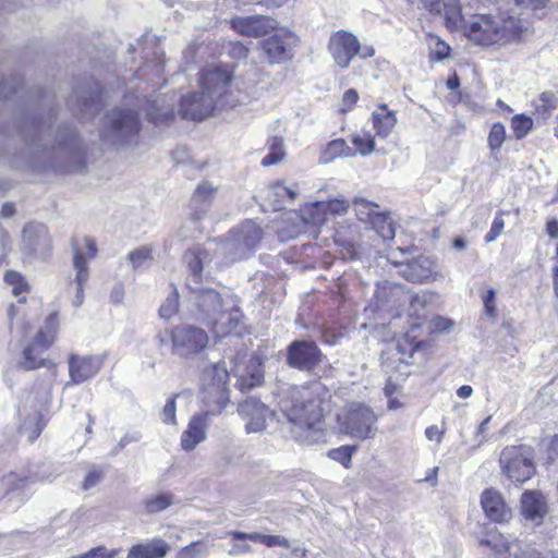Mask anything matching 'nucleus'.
<instances>
[{"mask_svg":"<svg viewBox=\"0 0 558 558\" xmlns=\"http://www.w3.org/2000/svg\"><path fill=\"white\" fill-rule=\"evenodd\" d=\"M325 207L328 216H341L347 214L350 202L344 197L329 199L325 202Z\"/></svg>","mask_w":558,"mask_h":558,"instance_id":"50","label":"nucleus"},{"mask_svg":"<svg viewBox=\"0 0 558 558\" xmlns=\"http://www.w3.org/2000/svg\"><path fill=\"white\" fill-rule=\"evenodd\" d=\"M235 375L239 377L236 385L243 391L260 385L264 378V372L259 359H250L245 371L241 374L236 372Z\"/></svg>","mask_w":558,"mask_h":558,"instance_id":"33","label":"nucleus"},{"mask_svg":"<svg viewBox=\"0 0 558 558\" xmlns=\"http://www.w3.org/2000/svg\"><path fill=\"white\" fill-rule=\"evenodd\" d=\"M303 220L306 223L314 226H322L328 219V214L325 207V202H316L307 205L303 209Z\"/></svg>","mask_w":558,"mask_h":558,"instance_id":"39","label":"nucleus"},{"mask_svg":"<svg viewBox=\"0 0 558 558\" xmlns=\"http://www.w3.org/2000/svg\"><path fill=\"white\" fill-rule=\"evenodd\" d=\"M354 447L341 446L339 448H335L328 451V457L343 466L349 468L351 464L352 453L354 451Z\"/></svg>","mask_w":558,"mask_h":558,"instance_id":"47","label":"nucleus"},{"mask_svg":"<svg viewBox=\"0 0 558 558\" xmlns=\"http://www.w3.org/2000/svg\"><path fill=\"white\" fill-rule=\"evenodd\" d=\"M329 399L327 388L320 383L293 388L279 402L280 411L291 424L293 438L302 445L326 441L324 404Z\"/></svg>","mask_w":558,"mask_h":558,"instance_id":"1","label":"nucleus"},{"mask_svg":"<svg viewBox=\"0 0 558 558\" xmlns=\"http://www.w3.org/2000/svg\"><path fill=\"white\" fill-rule=\"evenodd\" d=\"M229 535L234 541L231 548L228 550L230 556H239L251 551V545L245 541L259 543L267 547L287 546L288 542L284 537L276 535H264L257 532L244 533L240 531H231Z\"/></svg>","mask_w":558,"mask_h":558,"instance_id":"21","label":"nucleus"},{"mask_svg":"<svg viewBox=\"0 0 558 558\" xmlns=\"http://www.w3.org/2000/svg\"><path fill=\"white\" fill-rule=\"evenodd\" d=\"M232 28L242 36L263 37L274 29V21L263 15L233 17Z\"/></svg>","mask_w":558,"mask_h":558,"instance_id":"26","label":"nucleus"},{"mask_svg":"<svg viewBox=\"0 0 558 558\" xmlns=\"http://www.w3.org/2000/svg\"><path fill=\"white\" fill-rule=\"evenodd\" d=\"M177 397H179V395H175L172 398H170L163 405V409L161 412V420L165 424H172V425L177 424V418H175V411H177L175 398Z\"/></svg>","mask_w":558,"mask_h":558,"instance_id":"53","label":"nucleus"},{"mask_svg":"<svg viewBox=\"0 0 558 558\" xmlns=\"http://www.w3.org/2000/svg\"><path fill=\"white\" fill-rule=\"evenodd\" d=\"M373 126L378 136L387 137L397 123V117L393 111L388 110L386 105L379 107L372 114Z\"/></svg>","mask_w":558,"mask_h":558,"instance_id":"34","label":"nucleus"},{"mask_svg":"<svg viewBox=\"0 0 558 558\" xmlns=\"http://www.w3.org/2000/svg\"><path fill=\"white\" fill-rule=\"evenodd\" d=\"M298 37L290 31L280 29L263 40L260 47L270 64L281 63L292 58Z\"/></svg>","mask_w":558,"mask_h":558,"instance_id":"14","label":"nucleus"},{"mask_svg":"<svg viewBox=\"0 0 558 558\" xmlns=\"http://www.w3.org/2000/svg\"><path fill=\"white\" fill-rule=\"evenodd\" d=\"M376 295L379 300H410V307L414 313H417L420 308H424L434 300L433 293L422 291L414 295H409L403 286L388 282L378 287Z\"/></svg>","mask_w":558,"mask_h":558,"instance_id":"22","label":"nucleus"},{"mask_svg":"<svg viewBox=\"0 0 558 558\" xmlns=\"http://www.w3.org/2000/svg\"><path fill=\"white\" fill-rule=\"evenodd\" d=\"M142 438L141 434L138 432H133V433H128L125 434L121 439L120 441L118 442V445L116 446V448L113 449L112 453L113 454H117L120 450H122L123 448H125L128 445H130L131 442H137L140 441Z\"/></svg>","mask_w":558,"mask_h":558,"instance_id":"60","label":"nucleus"},{"mask_svg":"<svg viewBox=\"0 0 558 558\" xmlns=\"http://www.w3.org/2000/svg\"><path fill=\"white\" fill-rule=\"evenodd\" d=\"M59 316L58 313H51L47 316L44 326L37 332L34 341L23 351V359L17 363V368L23 371H34L39 367H48L53 376L57 375L56 364L49 360L40 357L43 351L50 348L57 339Z\"/></svg>","mask_w":558,"mask_h":558,"instance_id":"6","label":"nucleus"},{"mask_svg":"<svg viewBox=\"0 0 558 558\" xmlns=\"http://www.w3.org/2000/svg\"><path fill=\"white\" fill-rule=\"evenodd\" d=\"M520 511L522 517L533 525L542 524L547 513L545 497L539 492H524L521 496Z\"/></svg>","mask_w":558,"mask_h":558,"instance_id":"28","label":"nucleus"},{"mask_svg":"<svg viewBox=\"0 0 558 558\" xmlns=\"http://www.w3.org/2000/svg\"><path fill=\"white\" fill-rule=\"evenodd\" d=\"M158 341L161 347L171 343V353L182 359H191L203 352L209 341L207 332L193 325H179L159 332Z\"/></svg>","mask_w":558,"mask_h":558,"instance_id":"5","label":"nucleus"},{"mask_svg":"<svg viewBox=\"0 0 558 558\" xmlns=\"http://www.w3.org/2000/svg\"><path fill=\"white\" fill-rule=\"evenodd\" d=\"M351 142L355 146V154L359 153L362 156L371 155L375 149V140L366 132L353 134Z\"/></svg>","mask_w":558,"mask_h":558,"instance_id":"42","label":"nucleus"},{"mask_svg":"<svg viewBox=\"0 0 558 558\" xmlns=\"http://www.w3.org/2000/svg\"><path fill=\"white\" fill-rule=\"evenodd\" d=\"M495 300H496V292L494 289H489L486 292V294L483 296L485 312L492 317H494L496 315Z\"/></svg>","mask_w":558,"mask_h":558,"instance_id":"61","label":"nucleus"},{"mask_svg":"<svg viewBox=\"0 0 558 558\" xmlns=\"http://www.w3.org/2000/svg\"><path fill=\"white\" fill-rule=\"evenodd\" d=\"M128 259L132 264L133 269L142 268L151 260L150 251L147 247H140L129 253Z\"/></svg>","mask_w":558,"mask_h":558,"instance_id":"46","label":"nucleus"},{"mask_svg":"<svg viewBox=\"0 0 558 558\" xmlns=\"http://www.w3.org/2000/svg\"><path fill=\"white\" fill-rule=\"evenodd\" d=\"M48 480L47 476H39L38 474H26L11 472L2 477V483L8 490L22 489L31 484L39 481Z\"/></svg>","mask_w":558,"mask_h":558,"instance_id":"37","label":"nucleus"},{"mask_svg":"<svg viewBox=\"0 0 558 558\" xmlns=\"http://www.w3.org/2000/svg\"><path fill=\"white\" fill-rule=\"evenodd\" d=\"M415 351L416 345L408 339L388 345L381 353V367L390 379H399L410 374V362Z\"/></svg>","mask_w":558,"mask_h":558,"instance_id":"11","label":"nucleus"},{"mask_svg":"<svg viewBox=\"0 0 558 558\" xmlns=\"http://www.w3.org/2000/svg\"><path fill=\"white\" fill-rule=\"evenodd\" d=\"M434 45L430 49L429 59L432 61H440L449 56L450 47L436 36L430 38V45Z\"/></svg>","mask_w":558,"mask_h":558,"instance_id":"49","label":"nucleus"},{"mask_svg":"<svg viewBox=\"0 0 558 558\" xmlns=\"http://www.w3.org/2000/svg\"><path fill=\"white\" fill-rule=\"evenodd\" d=\"M174 117L172 106H166L161 97L148 101L147 119L155 124L165 123Z\"/></svg>","mask_w":558,"mask_h":558,"instance_id":"36","label":"nucleus"},{"mask_svg":"<svg viewBox=\"0 0 558 558\" xmlns=\"http://www.w3.org/2000/svg\"><path fill=\"white\" fill-rule=\"evenodd\" d=\"M170 546L161 538H153L151 541L143 544L132 546L126 558H163Z\"/></svg>","mask_w":558,"mask_h":558,"instance_id":"32","label":"nucleus"},{"mask_svg":"<svg viewBox=\"0 0 558 558\" xmlns=\"http://www.w3.org/2000/svg\"><path fill=\"white\" fill-rule=\"evenodd\" d=\"M205 551L199 547V543L194 542L182 548L175 558H204Z\"/></svg>","mask_w":558,"mask_h":558,"instance_id":"54","label":"nucleus"},{"mask_svg":"<svg viewBox=\"0 0 558 558\" xmlns=\"http://www.w3.org/2000/svg\"><path fill=\"white\" fill-rule=\"evenodd\" d=\"M499 463L502 473L515 484L529 481L536 470L534 450L526 445L505 447L500 453Z\"/></svg>","mask_w":558,"mask_h":558,"instance_id":"9","label":"nucleus"},{"mask_svg":"<svg viewBox=\"0 0 558 558\" xmlns=\"http://www.w3.org/2000/svg\"><path fill=\"white\" fill-rule=\"evenodd\" d=\"M74 250V267L76 269L77 294L73 301V305L78 307L83 303V286L87 281V262L96 256L97 247L93 239L84 238L81 244L77 241L73 242Z\"/></svg>","mask_w":558,"mask_h":558,"instance_id":"18","label":"nucleus"},{"mask_svg":"<svg viewBox=\"0 0 558 558\" xmlns=\"http://www.w3.org/2000/svg\"><path fill=\"white\" fill-rule=\"evenodd\" d=\"M102 472L96 468L90 469L84 480L83 488L89 489L97 485L102 478Z\"/></svg>","mask_w":558,"mask_h":558,"instance_id":"59","label":"nucleus"},{"mask_svg":"<svg viewBox=\"0 0 558 558\" xmlns=\"http://www.w3.org/2000/svg\"><path fill=\"white\" fill-rule=\"evenodd\" d=\"M532 126L533 119L530 116L521 113L515 114L511 119V130L518 140L523 138L531 131Z\"/></svg>","mask_w":558,"mask_h":558,"instance_id":"43","label":"nucleus"},{"mask_svg":"<svg viewBox=\"0 0 558 558\" xmlns=\"http://www.w3.org/2000/svg\"><path fill=\"white\" fill-rule=\"evenodd\" d=\"M234 463L233 457L229 452H222L216 460V468L225 472Z\"/></svg>","mask_w":558,"mask_h":558,"instance_id":"64","label":"nucleus"},{"mask_svg":"<svg viewBox=\"0 0 558 558\" xmlns=\"http://www.w3.org/2000/svg\"><path fill=\"white\" fill-rule=\"evenodd\" d=\"M353 208L359 220L371 223L383 239H393L395 228L384 214L378 213V205L364 198L356 197Z\"/></svg>","mask_w":558,"mask_h":558,"instance_id":"16","label":"nucleus"},{"mask_svg":"<svg viewBox=\"0 0 558 558\" xmlns=\"http://www.w3.org/2000/svg\"><path fill=\"white\" fill-rule=\"evenodd\" d=\"M328 50L341 69H347L351 60L360 52L359 39L349 32L338 31L330 36Z\"/></svg>","mask_w":558,"mask_h":558,"instance_id":"17","label":"nucleus"},{"mask_svg":"<svg viewBox=\"0 0 558 558\" xmlns=\"http://www.w3.org/2000/svg\"><path fill=\"white\" fill-rule=\"evenodd\" d=\"M174 496L170 493H159L146 498L143 502L147 514L158 513L173 505Z\"/></svg>","mask_w":558,"mask_h":558,"instance_id":"38","label":"nucleus"},{"mask_svg":"<svg viewBox=\"0 0 558 558\" xmlns=\"http://www.w3.org/2000/svg\"><path fill=\"white\" fill-rule=\"evenodd\" d=\"M119 549H108L105 546L92 548L82 555L72 556L71 558H116Z\"/></svg>","mask_w":558,"mask_h":558,"instance_id":"51","label":"nucleus"},{"mask_svg":"<svg viewBox=\"0 0 558 558\" xmlns=\"http://www.w3.org/2000/svg\"><path fill=\"white\" fill-rule=\"evenodd\" d=\"M218 190L219 186L209 181H202L197 184L190 201V216L194 222L202 220L208 213Z\"/></svg>","mask_w":558,"mask_h":558,"instance_id":"24","label":"nucleus"},{"mask_svg":"<svg viewBox=\"0 0 558 558\" xmlns=\"http://www.w3.org/2000/svg\"><path fill=\"white\" fill-rule=\"evenodd\" d=\"M270 192L278 198V208H280L286 201H293L298 195L295 189L286 186L279 182L271 186Z\"/></svg>","mask_w":558,"mask_h":558,"instance_id":"48","label":"nucleus"},{"mask_svg":"<svg viewBox=\"0 0 558 558\" xmlns=\"http://www.w3.org/2000/svg\"><path fill=\"white\" fill-rule=\"evenodd\" d=\"M231 82V72L225 68H206L199 76V90L181 99L180 112L184 119L203 120L220 102Z\"/></svg>","mask_w":558,"mask_h":558,"instance_id":"2","label":"nucleus"},{"mask_svg":"<svg viewBox=\"0 0 558 558\" xmlns=\"http://www.w3.org/2000/svg\"><path fill=\"white\" fill-rule=\"evenodd\" d=\"M506 138V129L505 125L500 122L494 123L490 128L489 134H488V146L489 148L495 151L498 150Z\"/></svg>","mask_w":558,"mask_h":558,"instance_id":"45","label":"nucleus"},{"mask_svg":"<svg viewBox=\"0 0 558 558\" xmlns=\"http://www.w3.org/2000/svg\"><path fill=\"white\" fill-rule=\"evenodd\" d=\"M388 259L400 267L399 275L409 281L425 283L441 278L436 270V263L427 256H418L407 263L398 262L392 255Z\"/></svg>","mask_w":558,"mask_h":558,"instance_id":"13","label":"nucleus"},{"mask_svg":"<svg viewBox=\"0 0 558 558\" xmlns=\"http://www.w3.org/2000/svg\"><path fill=\"white\" fill-rule=\"evenodd\" d=\"M269 153L262 159L264 167L278 165L286 157L283 140L279 136H274L268 142Z\"/></svg>","mask_w":558,"mask_h":558,"instance_id":"40","label":"nucleus"},{"mask_svg":"<svg viewBox=\"0 0 558 558\" xmlns=\"http://www.w3.org/2000/svg\"><path fill=\"white\" fill-rule=\"evenodd\" d=\"M262 236L259 226L252 220H246L231 232L230 238L219 243L218 250L229 263L241 260L256 248Z\"/></svg>","mask_w":558,"mask_h":558,"instance_id":"8","label":"nucleus"},{"mask_svg":"<svg viewBox=\"0 0 558 558\" xmlns=\"http://www.w3.org/2000/svg\"><path fill=\"white\" fill-rule=\"evenodd\" d=\"M239 414L246 421L245 432L260 433L266 428V421L271 415V411L258 400L246 399L238 407Z\"/></svg>","mask_w":558,"mask_h":558,"instance_id":"23","label":"nucleus"},{"mask_svg":"<svg viewBox=\"0 0 558 558\" xmlns=\"http://www.w3.org/2000/svg\"><path fill=\"white\" fill-rule=\"evenodd\" d=\"M557 105L558 100L555 94L551 92H544L539 95L537 104L535 105V111L543 121H546L551 112L557 108Z\"/></svg>","mask_w":558,"mask_h":558,"instance_id":"41","label":"nucleus"},{"mask_svg":"<svg viewBox=\"0 0 558 558\" xmlns=\"http://www.w3.org/2000/svg\"><path fill=\"white\" fill-rule=\"evenodd\" d=\"M335 243L340 248L343 259H356L361 257V248L357 244V232L349 226L336 230Z\"/></svg>","mask_w":558,"mask_h":558,"instance_id":"31","label":"nucleus"},{"mask_svg":"<svg viewBox=\"0 0 558 558\" xmlns=\"http://www.w3.org/2000/svg\"><path fill=\"white\" fill-rule=\"evenodd\" d=\"M215 245V248L195 245L185 252L184 262L186 263L189 270L195 277H198L203 269L210 264L214 253L220 254L218 250L219 243H216Z\"/></svg>","mask_w":558,"mask_h":558,"instance_id":"29","label":"nucleus"},{"mask_svg":"<svg viewBox=\"0 0 558 558\" xmlns=\"http://www.w3.org/2000/svg\"><path fill=\"white\" fill-rule=\"evenodd\" d=\"M248 48L240 41H233L229 44V54L233 59L243 60L248 56Z\"/></svg>","mask_w":558,"mask_h":558,"instance_id":"57","label":"nucleus"},{"mask_svg":"<svg viewBox=\"0 0 558 558\" xmlns=\"http://www.w3.org/2000/svg\"><path fill=\"white\" fill-rule=\"evenodd\" d=\"M229 372L223 362L206 367L202 375V399L209 409L221 413L229 403Z\"/></svg>","mask_w":558,"mask_h":558,"instance_id":"7","label":"nucleus"},{"mask_svg":"<svg viewBox=\"0 0 558 558\" xmlns=\"http://www.w3.org/2000/svg\"><path fill=\"white\" fill-rule=\"evenodd\" d=\"M233 295L221 294L213 288H199L192 291L191 301L195 307L196 319L206 325L217 313L232 303Z\"/></svg>","mask_w":558,"mask_h":558,"instance_id":"12","label":"nucleus"},{"mask_svg":"<svg viewBox=\"0 0 558 558\" xmlns=\"http://www.w3.org/2000/svg\"><path fill=\"white\" fill-rule=\"evenodd\" d=\"M23 242L35 253L44 254L50 247L48 229L43 223H28L23 230Z\"/></svg>","mask_w":558,"mask_h":558,"instance_id":"30","label":"nucleus"},{"mask_svg":"<svg viewBox=\"0 0 558 558\" xmlns=\"http://www.w3.org/2000/svg\"><path fill=\"white\" fill-rule=\"evenodd\" d=\"M140 133V120L136 111L113 108L102 119L99 136L105 145L126 146L136 143Z\"/></svg>","mask_w":558,"mask_h":558,"instance_id":"4","label":"nucleus"},{"mask_svg":"<svg viewBox=\"0 0 558 558\" xmlns=\"http://www.w3.org/2000/svg\"><path fill=\"white\" fill-rule=\"evenodd\" d=\"M220 414L215 409H209L194 414L187 424L186 429L182 433L180 445L184 451L194 450L201 442L205 441L207 437V428L209 426L210 417Z\"/></svg>","mask_w":558,"mask_h":558,"instance_id":"19","label":"nucleus"},{"mask_svg":"<svg viewBox=\"0 0 558 558\" xmlns=\"http://www.w3.org/2000/svg\"><path fill=\"white\" fill-rule=\"evenodd\" d=\"M453 326V323L445 317L435 316L430 320V331L432 332H445L448 331Z\"/></svg>","mask_w":558,"mask_h":558,"instance_id":"56","label":"nucleus"},{"mask_svg":"<svg viewBox=\"0 0 558 558\" xmlns=\"http://www.w3.org/2000/svg\"><path fill=\"white\" fill-rule=\"evenodd\" d=\"M340 428L347 435L365 440L374 438L377 433V415L364 404H352L338 414Z\"/></svg>","mask_w":558,"mask_h":558,"instance_id":"10","label":"nucleus"},{"mask_svg":"<svg viewBox=\"0 0 558 558\" xmlns=\"http://www.w3.org/2000/svg\"><path fill=\"white\" fill-rule=\"evenodd\" d=\"M179 310V293L175 289L167 296L159 308V316L163 319L172 318Z\"/></svg>","mask_w":558,"mask_h":558,"instance_id":"44","label":"nucleus"},{"mask_svg":"<svg viewBox=\"0 0 558 558\" xmlns=\"http://www.w3.org/2000/svg\"><path fill=\"white\" fill-rule=\"evenodd\" d=\"M4 280L9 286H12V293L16 296L26 290V283L24 282L23 277L19 272H7L4 276Z\"/></svg>","mask_w":558,"mask_h":558,"instance_id":"52","label":"nucleus"},{"mask_svg":"<svg viewBox=\"0 0 558 558\" xmlns=\"http://www.w3.org/2000/svg\"><path fill=\"white\" fill-rule=\"evenodd\" d=\"M355 156L354 149H352L344 140L338 138L329 142L323 149L319 156L320 163L332 162L339 157H353Z\"/></svg>","mask_w":558,"mask_h":558,"instance_id":"35","label":"nucleus"},{"mask_svg":"<svg viewBox=\"0 0 558 558\" xmlns=\"http://www.w3.org/2000/svg\"><path fill=\"white\" fill-rule=\"evenodd\" d=\"M100 109V96L98 93L90 96L88 99L84 98L80 105V111L87 114H93Z\"/></svg>","mask_w":558,"mask_h":558,"instance_id":"55","label":"nucleus"},{"mask_svg":"<svg viewBox=\"0 0 558 558\" xmlns=\"http://www.w3.org/2000/svg\"><path fill=\"white\" fill-rule=\"evenodd\" d=\"M521 32V22L513 15L500 13L497 16L484 14L476 16L466 26V34L478 45L489 46L513 40Z\"/></svg>","mask_w":558,"mask_h":558,"instance_id":"3","label":"nucleus"},{"mask_svg":"<svg viewBox=\"0 0 558 558\" xmlns=\"http://www.w3.org/2000/svg\"><path fill=\"white\" fill-rule=\"evenodd\" d=\"M241 319L242 313L234 298L232 303L228 306H223L217 315L206 323V326L210 328L216 337L220 338L231 333H240Z\"/></svg>","mask_w":558,"mask_h":558,"instance_id":"20","label":"nucleus"},{"mask_svg":"<svg viewBox=\"0 0 558 558\" xmlns=\"http://www.w3.org/2000/svg\"><path fill=\"white\" fill-rule=\"evenodd\" d=\"M505 227L504 219L501 217H496L492 223L489 231L485 235V241L487 243L493 242L496 238L501 233Z\"/></svg>","mask_w":558,"mask_h":558,"instance_id":"58","label":"nucleus"},{"mask_svg":"<svg viewBox=\"0 0 558 558\" xmlns=\"http://www.w3.org/2000/svg\"><path fill=\"white\" fill-rule=\"evenodd\" d=\"M481 505L487 518L494 522H507L512 517V511L505 502L501 494L493 488L483 492Z\"/></svg>","mask_w":558,"mask_h":558,"instance_id":"27","label":"nucleus"},{"mask_svg":"<svg viewBox=\"0 0 558 558\" xmlns=\"http://www.w3.org/2000/svg\"><path fill=\"white\" fill-rule=\"evenodd\" d=\"M549 0H514L515 4L526 10H538L546 7Z\"/></svg>","mask_w":558,"mask_h":558,"instance_id":"62","label":"nucleus"},{"mask_svg":"<svg viewBox=\"0 0 558 558\" xmlns=\"http://www.w3.org/2000/svg\"><path fill=\"white\" fill-rule=\"evenodd\" d=\"M68 363L71 383L78 385L92 378L99 372L102 360L96 355L78 356L71 354Z\"/></svg>","mask_w":558,"mask_h":558,"instance_id":"25","label":"nucleus"},{"mask_svg":"<svg viewBox=\"0 0 558 558\" xmlns=\"http://www.w3.org/2000/svg\"><path fill=\"white\" fill-rule=\"evenodd\" d=\"M322 356L314 341L295 340L288 347L287 362L291 367L312 371L322 362Z\"/></svg>","mask_w":558,"mask_h":558,"instance_id":"15","label":"nucleus"},{"mask_svg":"<svg viewBox=\"0 0 558 558\" xmlns=\"http://www.w3.org/2000/svg\"><path fill=\"white\" fill-rule=\"evenodd\" d=\"M504 547H505L506 551L513 554L515 556V558H541L539 553H537L534 549H530V548L526 553H522L521 556H518V554L514 551V549L518 548L519 546L515 543L504 544Z\"/></svg>","mask_w":558,"mask_h":558,"instance_id":"63","label":"nucleus"}]
</instances>
